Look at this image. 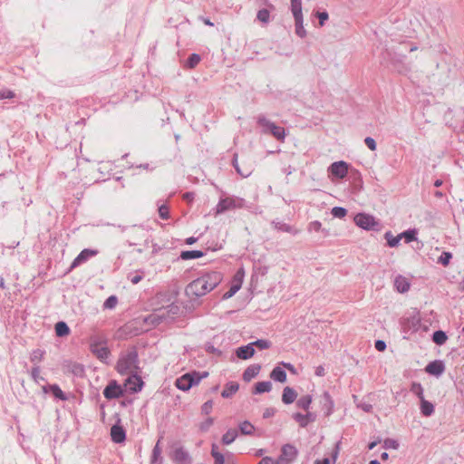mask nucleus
<instances>
[{"mask_svg": "<svg viewBox=\"0 0 464 464\" xmlns=\"http://www.w3.org/2000/svg\"><path fill=\"white\" fill-rule=\"evenodd\" d=\"M139 356L135 346L130 347L127 353L121 355L117 362L116 370L121 374H126L133 369H139L138 367Z\"/></svg>", "mask_w": 464, "mask_h": 464, "instance_id": "nucleus-1", "label": "nucleus"}, {"mask_svg": "<svg viewBox=\"0 0 464 464\" xmlns=\"http://www.w3.org/2000/svg\"><path fill=\"white\" fill-rule=\"evenodd\" d=\"M208 373L207 372H203V374H200L196 371L187 372L176 380L175 385L178 389L186 392L192 386L197 385L200 380L208 376Z\"/></svg>", "mask_w": 464, "mask_h": 464, "instance_id": "nucleus-2", "label": "nucleus"}, {"mask_svg": "<svg viewBox=\"0 0 464 464\" xmlns=\"http://www.w3.org/2000/svg\"><path fill=\"white\" fill-rule=\"evenodd\" d=\"M127 235L130 246H139L141 245V242L147 246L150 237L149 230L143 226H133Z\"/></svg>", "mask_w": 464, "mask_h": 464, "instance_id": "nucleus-3", "label": "nucleus"}, {"mask_svg": "<svg viewBox=\"0 0 464 464\" xmlns=\"http://www.w3.org/2000/svg\"><path fill=\"white\" fill-rule=\"evenodd\" d=\"M207 282L201 276L190 282L185 289L186 295L190 298H198L210 292Z\"/></svg>", "mask_w": 464, "mask_h": 464, "instance_id": "nucleus-4", "label": "nucleus"}, {"mask_svg": "<svg viewBox=\"0 0 464 464\" xmlns=\"http://www.w3.org/2000/svg\"><path fill=\"white\" fill-rule=\"evenodd\" d=\"M354 222L364 230L380 231L382 228L381 223L373 216L366 213H358L354 217Z\"/></svg>", "mask_w": 464, "mask_h": 464, "instance_id": "nucleus-5", "label": "nucleus"}, {"mask_svg": "<svg viewBox=\"0 0 464 464\" xmlns=\"http://www.w3.org/2000/svg\"><path fill=\"white\" fill-rule=\"evenodd\" d=\"M114 422L111 428V438L114 443H122L126 440V431L121 419V413L115 412L111 418Z\"/></svg>", "mask_w": 464, "mask_h": 464, "instance_id": "nucleus-6", "label": "nucleus"}, {"mask_svg": "<svg viewBox=\"0 0 464 464\" xmlns=\"http://www.w3.org/2000/svg\"><path fill=\"white\" fill-rule=\"evenodd\" d=\"M257 123L264 128V132L271 133L277 140H284L285 133L283 127L276 125L265 117H259Z\"/></svg>", "mask_w": 464, "mask_h": 464, "instance_id": "nucleus-7", "label": "nucleus"}, {"mask_svg": "<svg viewBox=\"0 0 464 464\" xmlns=\"http://www.w3.org/2000/svg\"><path fill=\"white\" fill-rule=\"evenodd\" d=\"M143 384L142 379L137 373L129 376L121 386L124 397L127 393L132 394L140 391Z\"/></svg>", "mask_w": 464, "mask_h": 464, "instance_id": "nucleus-8", "label": "nucleus"}, {"mask_svg": "<svg viewBox=\"0 0 464 464\" xmlns=\"http://www.w3.org/2000/svg\"><path fill=\"white\" fill-rule=\"evenodd\" d=\"M169 458L175 464H191L192 458L182 446L175 447L169 453Z\"/></svg>", "mask_w": 464, "mask_h": 464, "instance_id": "nucleus-9", "label": "nucleus"}, {"mask_svg": "<svg viewBox=\"0 0 464 464\" xmlns=\"http://www.w3.org/2000/svg\"><path fill=\"white\" fill-rule=\"evenodd\" d=\"M309 408H302V411L293 414V419L299 424L300 427L304 428L308 424L315 421L316 414L308 411Z\"/></svg>", "mask_w": 464, "mask_h": 464, "instance_id": "nucleus-10", "label": "nucleus"}, {"mask_svg": "<svg viewBox=\"0 0 464 464\" xmlns=\"http://www.w3.org/2000/svg\"><path fill=\"white\" fill-rule=\"evenodd\" d=\"M103 395L108 400L124 397L122 387L119 385L115 380L109 382L108 385L103 390Z\"/></svg>", "mask_w": 464, "mask_h": 464, "instance_id": "nucleus-11", "label": "nucleus"}, {"mask_svg": "<svg viewBox=\"0 0 464 464\" xmlns=\"http://www.w3.org/2000/svg\"><path fill=\"white\" fill-rule=\"evenodd\" d=\"M350 170V165L343 160L336 161L331 164L329 167L330 173L338 179H343L348 175Z\"/></svg>", "mask_w": 464, "mask_h": 464, "instance_id": "nucleus-12", "label": "nucleus"}, {"mask_svg": "<svg viewBox=\"0 0 464 464\" xmlns=\"http://www.w3.org/2000/svg\"><path fill=\"white\" fill-rule=\"evenodd\" d=\"M401 326L404 333L417 332L420 326V318L418 315L401 318Z\"/></svg>", "mask_w": 464, "mask_h": 464, "instance_id": "nucleus-13", "label": "nucleus"}, {"mask_svg": "<svg viewBox=\"0 0 464 464\" xmlns=\"http://www.w3.org/2000/svg\"><path fill=\"white\" fill-rule=\"evenodd\" d=\"M445 371V364L440 360H435L428 363L425 367V372L430 375L436 377L440 376Z\"/></svg>", "mask_w": 464, "mask_h": 464, "instance_id": "nucleus-14", "label": "nucleus"}, {"mask_svg": "<svg viewBox=\"0 0 464 464\" xmlns=\"http://www.w3.org/2000/svg\"><path fill=\"white\" fill-rule=\"evenodd\" d=\"M90 349L91 352L102 362L105 361L110 354V350L108 349V347L102 346L101 343L99 342H92Z\"/></svg>", "mask_w": 464, "mask_h": 464, "instance_id": "nucleus-15", "label": "nucleus"}, {"mask_svg": "<svg viewBox=\"0 0 464 464\" xmlns=\"http://www.w3.org/2000/svg\"><path fill=\"white\" fill-rule=\"evenodd\" d=\"M98 254V250L85 248L83 249L77 257L72 261L70 270L75 268L80 264L87 261L90 257L94 256Z\"/></svg>", "mask_w": 464, "mask_h": 464, "instance_id": "nucleus-16", "label": "nucleus"}, {"mask_svg": "<svg viewBox=\"0 0 464 464\" xmlns=\"http://www.w3.org/2000/svg\"><path fill=\"white\" fill-rule=\"evenodd\" d=\"M255 353H256V351H255V348H254L252 343H250L246 345L240 346L236 350L237 357L241 360H247V359L252 358L254 356Z\"/></svg>", "mask_w": 464, "mask_h": 464, "instance_id": "nucleus-17", "label": "nucleus"}, {"mask_svg": "<svg viewBox=\"0 0 464 464\" xmlns=\"http://www.w3.org/2000/svg\"><path fill=\"white\" fill-rule=\"evenodd\" d=\"M201 277L208 281L207 285L210 291L217 287L222 280V276L218 272L207 273L201 276Z\"/></svg>", "mask_w": 464, "mask_h": 464, "instance_id": "nucleus-18", "label": "nucleus"}, {"mask_svg": "<svg viewBox=\"0 0 464 464\" xmlns=\"http://www.w3.org/2000/svg\"><path fill=\"white\" fill-rule=\"evenodd\" d=\"M265 1L267 5V8L260 9L256 14V19L260 23H262L264 24H267L270 21V12L275 11L276 7L274 5L267 3V0H265Z\"/></svg>", "mask_w": 464, "mask_h": 464, "instance_id": "nucleus-19", "label": "nucleus"}, {"mask_svg": "<svg viewBox=\"0 0 464 464\" xmlns=\"http://www.w3.org/2000/svg\"><path fill=\"white\" fill-rule=\"evenodd\" d=\"M297 397V392L291 387L286 386L283 390L282 401L284 404H292Z\"/></svg>", "mask_w": 464, "mask_h": 464, "instance_id": "nucleus-20", "label": "nucleus"}, {"mask_svg": "<svg viewBox=\"0 0 464 464\" xmlns=\"http://www.w3.org/2000/svg\"><path fill=\"white\" fill-rule=\"evenodd\" d=\"M43 391L44 393L50 392L54 398H59L63 401L69 400V396L65 395L64 392L57 385L44 386Z\"/></svg>", "mask_w": 464, "mask_h": 464, "instance_id": "nucleus-21", "label": "nucleus"}, {"mask_svg": "<svg viewBox=\"0 0 464 464\" xmlns=\"http://www.w3.org/2000/svg\"><path fill=\"white\" fill-rule=\"evenodd\" d=\"M261 366L259 364H252L248 366L243 372V380L246 382L255 378L260 372Z\"/></svg>", "mask_w": 464, "mask_h": 464, "instance_id": "nucleus-22", "label": "nucleus"}, {"mask_svg": "<svg viewBox=\"0 0 464 464\" xmlns=\"http://www.w3.org/2000/svg\"><path fill=\"white\" fill-rule=\"evenodd\" d=\"M394 286L399 293H406L410 289V283L406 277L398 276L394 280Z\"/></svg>", "mask_w": 464, "mask_h": 464, "instance_id": "nucleus-23", "label": "nucleus"}, {"mask_svg": "<svg viewBox=\"0 0 464 464\" xmlns=\"http://www.w3.org/2000/svg\"><path fill=\"white\" fill-rule=\"evenodd\" d=\"M161 439H162V437H160V439H159V440L157 441L156 445L154 446V448L152 450V454L150 457V464H162L163 463V458L161 456L162 450L160 446Z\"/></svg>", "mask_w": 464, "mask_h": 464, "instance_id": "nucleus-24", "label": "nucleus"}, {"mask_svg": "<svg viewBox=\"0 0 464 464\" xmlns=\"http://www.w3.org/2000/svg\"><path fill=\"white\" fill-rule=\"evenodd\" d=\"M236 206L235 199L231 198H226L220 199L217 206V213H222L228 209L234 208Z\"/></svg>", "mask_w": 464, "mask_h": 464, "instance_id": "nucleus-25", "label": "nucleus"}, {"mask_svg": "<svg viewBox=\"0 0 464 464\" xmlns=\"http://www.w3.org/2000/svg\"><path fill=\"white\" fill-rule=\"evenodd\" d=\"M272 389V383L269 381L266 382H258L254 385L252 393L253 394H260L264 392H268Z\"/></svg>", "mask_w": 464, "mask_h": 464, "instance_id": "nucleus-26", "label": "nucleus"}, {"mask_svg": "<svg viewBox=\"0 0 464 464\" xmlns=\"http://www.w3.org/2000/svg\"><path fill=\"white\" fill-rule=\"evenodd\" d=\"M270 377L274 381L278 382L284 383L286 382V372L284 369H282L279 366H276L272 370V372L270 373Z\"/></svg>", "mask_w": 464, "mask_h": 464, "instance_id": "nucleus-27", "label": "nucleus"}, {"mask_svg": "<svg viewBox=\"0 0 464 464\" xmlns=\"http://www.w3.org/2000/svg\"><path fill=\"white\" fill-rule=\"evenodd\" d=\"M239 389V384L235 382H229L226 384L224 390L221 392L223 398H229L236 393Z\"/></svg>", "mask_w": 464, "mask_h": 464, "instance_id": "nucleus-28", "label": "nucleus"}, {"mask_svg": "<svg viewBox=\"0 0 464 464\" xmlns=\"http://www.w3.org/2000/svg\"><path fill=\"white\" fill-rule=\"evenodd\" d=\"M315 400L321 406H334V400L328 392H324L320 395H314Z\"/></svg>", "mask_w": 464, "mask_h": 464, "instance_id": "nucleus-29", "label": "nucleus"}, {"mask_svg": "<svg viewBox=\"0 0 464 464\" xmlns=\"http://www.w3.org/2000/svg\"><path fill=\"white\" fill-rule=\"evenodd\" d=\"M54 330L55 334L58 337H65L70 334V328L68 324L63 321L56 323L54 325Z\"/></svg>", "mask_w": 464, "mask_h": 464, "instance_id": "nucleus-30", "label": "nucleus"}, {"mask_svg": "<svg viewBox=\"0 0 464 464\" xmlns=\"http://www.w3.org/2000/svg\"><path fill=\"white\" fill-rule=\"evenodd\" d=\"M205 256V253L200 250H185L180 253L179 257L182 260L197 259Z\"/></svg>", "mask_w": 464, "mask_h": 464, "instance_id": "nucleus-31", "label": "nucleus"}, {"mask_svg": "<svg viewBox=\"0 0 464 464\" xmlns=\"http://www.w3.org/2000/svg\"><path fill=\"white\" fill-rule=\"evenodd\" d=\"M347 176L348 179L355 187L359 186L360 188H362V179L359 170L355 169H350Z\"/></svg>", "mask_w": 464, "mask_h": 464, "instance_id": "nucleus-32", "label": "nucleus"}, {"mask_svg": "<svg viewBox=\"0 0 464 464\" xmlns=\"http://www.w3.org/2000/svg\"><path fill=\"white\" fill-rule=\"evenodd\" d=\"M411 391L420 399V406H433L432 403L424 400V398L422 396L423 390H422V387L420 386V384L413 383L412 387H411Z\"/></svg>", "mask_w": 464, "mask_h": 464, "instance_id": "nucleus-33", "label": "nucleus"}, {"mask_svg": "<svg viewBox=\"0 0 464 464\" xmlns=\"http://www.w3.org/2000/svg\"><path fill=\"white\" fill-rule=\"evenodd\" d=\"M295 34L301 37L304 38L306 36V31L304 28L303 25V15L302 16H295Z\"/></svg>", "mask_w": 464, "mask_h": 464, "instance_id": "nucleus-34", "label": "nucleus"}, {"mask_svg": "<svg viewBox=\"0 0 464 464\" xmlns=\"http://www.w3.org/2000/svg\"><path fill=\"white\" fill-rule=\"evenodd\" d=\"M273 224L275 226V228L279 230V231L287 232V233H291V234H294V235L298 233L297 229L294 228L293 227H291L288 224H285V223H283V222H276V221H273Z\"/></svg>", "mask_w": 464, "mask_h": 464, "instance_id": "nucleus-35", "label": "nucleus"}, {"mask_svg": "<svg viewBox=\"0 0 464 464\" xmlns=\"http://www.w3.org/2000/svg\"><path fill=\"white\" fill-rule=\"evenodd\" d=\"M384 238L387 240V245L390 247H396V246H398V245L401 239V237L400 236V234L398 236L394 237L391 231H387L384 234Z\"/></svg>", "mask_w": 464, "mask_h": 464, "instance_id": "nucleus-36", "label": "nucleus"}, {"mask_svg": "<svg viewBox=\"0 0 464 464\" xmlns=\"http://www.w3.org/2000/svg\"><path fill=\"white\" fill-rule=\"evenodd\" d=\"M237 437V430L230 429L222 436V443L224 445H229L236 440Z\"/></svg>", "mask_w": 464, "mask_h": 464, "instance_id": "nucleus-37", "label": "nucleus"}, {"mask_svg": "<svg viewBox=\"0 0 464 464\" xmlns=\"http://www.w3.org/2000/svg\"><path fill=\"white\" fill-rule=\"evenodd\" d=\"M448 336L445 332L441 330L435 331L432 334V341L437 345H442L446 343Z\"/></svg>", "mask_w": 464, "mask_h": 464, "instance_id": "nucleus-38", "label": "nucleus"}, {"mask_svg": "<svg viewBox=\"0 0 464 464\" xmlns=\"http://www.w3.org/2000/svg\"><path fill=\"white\" fill-rule=\"evenodd\" d=\"M400 236L401 237V239L403 238L406 243H411L417 240V230L415 228L408 229L401 233Z\"/></svg>", "mask_w": 464, "mask_h": 464, "instance_id": "nucleus-39", "label": "nucleus"}, {"mask_svg": "<svg viewBox=\"0 0 464 464\" xmlns=\"http://www.w3.org/2000/svg\"><path fill=\"white\" fill-rule=\"evenodd\" d=\"M211 456L214 458L215 464H224L225 458L223 454L218 451V448L216 444H212Z\"/></svg>", "mask_w": 464, "mask_h": 464, "instance_id": "nucleus-40", "label": "nucleus"}, {"mask_svg": "<svg viewBox=\"0 0 464 464\" xmlns=\"http://www.w3.org/2000/svg\"><path fill=\"white\" fill-rule=\"evenodd\" d=\"M245 271L243 268L238 269L233 276L232 285L237 286L239 289L242 286Z\"/></svg>", "mask_w": 464, "mask_h": 464, "instance_id": "nucleus-41", "label": "nucleus"}, {"mask_svg": "<svg viewBox=\"0 0 464 464\" xmlns=\"http://www.w3.org/2000/svg\"><path fill=\"white\" fill-rule=\"evenodd\" d=\"M291 11L294 17L302 16V0H291Z\"/></svg>", "mask_w": 464, "mask_h": 464, "instance_id": "nucleus-42", "label": "nucleus"}, {"mask_svg": "<svg viewBox=\"0 0 464 464\" xmlns=\"http://www.w3.org/2000/svg\"><path fill=\"white\" fill-rule=\"evenodd\" d=\"M200 60H201V57L199 54L192 53L188 56V60L186 62V66L189 69H193L199 63Z\"/></svg>", "mask_w": 464, "mask_h": 464, "instance_id": "nucleus-43", "label": "nucleus"}, {"mask_svg": "<svg viewBox=\"0 0 464 464\" xmlns=\"http://www.w3.org/2000/svg\"><path fill=\"white\" fill-rule=\"evenodd\" d=\"M282 454L289 459H294L296 456L297 451L294 446L286 444L282 448Z\"/></svg>", "mask_w": 464, "mask_h": 464, "instance_id": "nucleus-44", "label": "nucleus"}, {"mask_svg": "<svg viewBox=\"0 0 464 464\" xmlns=\"http://www.w3.org/2000/svg\"><path fill=\"white\" fill-rule=\"evenodd\" d=\"M239 430L242 434L250 435L253 433L255 428L250 422L244 421L239 425Z\"/></svg>", "mask_w": 464, "mask_h": 464, "instance_id": "nucleus-45", "label": "nucleus"}, {"mask_svg": "<svg viewBox=\"0 0 464 464\" xmlns=\"http://www.w3.org/2000/svg\"><path fill=\"white\" fill-rule=\"evenodd\" d=\"M253 346L258 348L259 350H265L271 347V342L268 340L258 339L252 343Z\"/></svg>", "mask_w": 464, "mask_h": 464, "instance_id": "nucleus-46", "label": "nucleus"}, {"mask_svg": "<svg viewBox=\"0 0 464 464\" xmlns=\"http://www.w3.org/2000/svg\"><path fill=\"white\" fill-rule=\"evenodd\" d=\"M313 396L310 394L301 396L296 402V406H310L313 401Z\"/></svg>", "mask_w": 464, "mask_h": 464, "instance_id": "nucleus-47", "label": "nucleus"}, {"mask_svg": "<svg viewBox=\"0 0 464 464\" xmlns=\"http://www.w3.org/2000/svg\"><path fill=\"white\" fill-rule=\"evenodd\" d=\"M331 213L334 218H343L347 215V209L342 207H334Z\"/></svg>", "mask_w": 464, "mask_h": 464, "instance_id": "nucleus-48", "label": "nucleus"}, {"mask_svg": "<svg viewBox=\"0 0 464 464\" xmlns=\"http://www.w3.org/2000/svg\"><path fill=\"white\" fill-rule=\"evenodd\" d=\"M71 372L73 375L82 377L84 374V367L82 364L80 363H73L71 366Z\"/></svg>", "mask_w": 464, "mask_h": 464, "instance_id": "nucleus-49", "label": "nucleus"}, {"mask_svg": "<svg viewBox=\"0 0 464 464\" xmlns=\"http://www.w3.org/2000/svg\"><path fill=\"white\" fill-rule=\"evenodd\" d=\"M451 258H452V254L450 252L444 251L439 257V263L444 266H447L450 264Z\"/></svg>", "mask_w": 464, "mask_h": 464, "instance_id": "nucleus-50", "label": "nucleus"}, {"mask_svg": "<svg viewBox=\"0 0 464 464\" xmlns=\"http://www.w3.org/2000/svg\"><path fill=\"white\" fill-rule=\"evenodd\" d=\"M117 303H118L117 297L115 295H111L105 300L103 305L105 308L111 309L116 306Z\"/></svg>", "mask_w": 464, "mask_h": 464, "instance_id": "nucleus-51", "label": "nucleus"}, {"mask_svg": "<svg viewBox=\"0 0 464 464\" xmlns=\"http://www.w3.org/2000/svg\"><path fill=\"white\" fill-rule=\"evenodd\" d=\"M159 216L162 219H168L169 218V207L165 204L159 207Z\"/></svg>", "mask_w": 464, "mask_h": 464, "instance_id": "nucleus-52", "label": "nucleus"}, {"mask_svg": "<svg viewBox=\"0 0 464 464\" xmlns=\"http://www.w3.org/2000/svg\"><path fill=\"white\" fill-rule=\"evenodd\" d=\"M237 154H235V155H234V157H233V166H234V168L236 169L237 172L240 176H242V177H244V178L248 177V176L250 175V172H249V171H242V170L240 169V168H239V166H238V164H237Z\"/></svg>", "mask_w": 464, "mask_h": 464, "instance_id": "nucleus-53", "label": "nucleus"}, {"mask_svg": "<svg viewBox=\"0 0 464 464\" xmlns=\"http://www.w3.org/2000/svg\"><path fill=\"white\" fill-rule=\"evenodd\" d=\"M383 447L385 449H394L397 450L399 448V443L397 440L393 439H386L383 442Z\"/></svg>", "mask_w": 464, "mask_h": 464, "instance_id": "nucleus-54", "label": "nucleus"}, {"mask_svg": "<svg viewBox=\"0 0 464 464\" xmlns=\"http://www.w3.org/2000/svg\"><path fill=\"white\" fill-rule=\"evenodd\" d=\"M315 15H316V17L319 20L320 26H324L325 21H327L328 18H329V14H328V13L326 11L316 12Z\"/></svg>", "mask_w": 464, "mask_h": 464, "instance_id": "nucleus-55", "label": "nucleus"}, {"mask_svg": "<svg viewBox=\"0 0 464 464\" xmlns=\"http://www.w3.org/2000/svg\"><path fill=\"white\" fill-rule=\"evenodd\" d=\"M214 419L213 418H207L205 421H202L199 425V429L201 431H207L210 426L213 424Z\"/></svg>", "mask_w": 464, "mask_h": 464, "instance_id": "nucleus-56", "label": "nucleus"}, {"mask_svg": "<svg viewBox=\"0 0 464 464\" xmlns=\"http://www.w3.org/2000/svg\"><path fill=\"white\" fill-rule=\"evenodd\" d=\"M205 351L208 353L217 354V355H221V353H222L221 351L215 348L211 343H207L205 344Z\"/></svg>", "mask_w": 464, "mask_h": 464, "instance_id": "nucleus-57", "label": "nucleus"}, {"mask_svg": "<svg viewBox=\"0 0 464 464\" xmlns=\"http://www.w3.org/2000/svg\"><path fill=\"white\" fill-rule=\"evenodd\" d=\"M238 290L239 288L237 286L231 284L229 290L223 295V299H228L232 297Z\"/></svg>", "mask_w": 464, "mask_h": 464, "instance_id": "nucleus-58", "label": "nucleus"}, {"mask_svg": "<svg viewBox=\"0 0 464 464\" xmlns=\"http://www.w3.org/2000/svg\"><path fill=\"white\" fill-rule=\"evenodd\" d=\"M364 143L371 150L374 151L376 150V141L372 137H366Z\"/></svg>", "mask_w": 464, "mask_h": 464, "instance_id": "nucleus-59", "label": "nucleus"}, {"mask_svg": "<svg viewBox=\"0 0 464 464\" xmlns=\"http://www.w3.org/2000/svg\"><path fill=\"white\" fill-rule=\"evenodd\" d=\"M14 92L9 90H0V100L11 99L14 97Z\"/></svg>", "mask_w": 464, "mask_h": 464, "instance_id": "nucleus-60", "label": "nucleus"}, {"mask_svg": "<svg viewBox=\"0 0 464 464\" xmlns=\"http://www.w3.org/2000/svg\"><path fill=\"white\" fill-rule=\"evenodd\" d=\"M374 346L377 351L383 352L386 349V343L382 340H377Z\"/></svg>", "mask_w": 464, "mask_h": 464, "instance_id": "nucleus-61", "label": "nucleus"}, {"mask_svg": "<svg viewBox=\"0 0 464 464\" xmlns=\"http://www.w3.org/2000/svg\"><path fill=\"white\" fill-rule=\"evenodd\" d=\"M322 224L319 221L311 222L309 225V230L319 231L321 229Z\"/></svg>", "mask_w": 464, "mask_h": 464, "instance_id": "nucleus-62", "label": "nucleus"}, {"mask_svg": "<svg viewBox=\"0 0 464 464\" xmlns=\"http://www.w3.org/2000/svg\"><path fill=\"white\" fill-rule=\"evenodd\" d=\"M258 464H278L276 460L272 458L265 457L263 458Z\"/></svg>", "mask_w": 464, "mask_h": 464, "instance_id": "nucleus-63", "label": "nucleus"}, {"mask_svg": "<svg viewBox=\"0 0 464 464\" xmlns=\"http://www.w3.org/2000/svg\"><path fill=\"white\" fill-rule=\"evenodd\" d=\"M451 125H452L454 130L464 134V121L459 124H455V125L451 124Z\"/></svg>", "mask_w": 464, "mask_h": 464, "instance_id": "nucleus-64", "label": "nucleus"}]
</instances>
